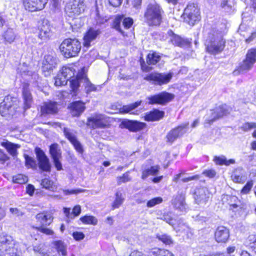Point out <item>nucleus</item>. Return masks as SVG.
Returning a JSON list of instances; mask_svg holds the SVG:
<instances>
[{"instance_id":"6e6552de","label":"nucleus","mask_w":256,"mask_h":256,"mask_svg":"<svg viewBox=\"0 0 256 256\" xmlns=\"http://www.w3.org/2000/svg\"><path fill=\"white\" fill-rule=\"evenodd\" d=\"M17 70L24 78L28 80L30 82H38V76L36 72V68L32 64L23 62L19 65Z\"/></svg>"},{"instance_id":"bb28decb","label":"nucleus","mask_w":256,"mask_h":256,"mask_svg":"<svg viewBox=\"0 0 256 256\" xmlns=\"http://www.w3.org/2000/svg\"><path fill=\"white\" fill-rule=\"evenodd\" d=\"M84 104V103L80 100L72 102L68 106L72 114L74 116H80L86 109Z\"/></svg>"},{"instance_id":"58836bf2","label":"nucleus","mask_w":256,"mask_h":256,"mask_svg":"<svg viewBox=\"0 0 256 256\" xmlns=\"http://www.w3.org/2000/svg\"><path fill=\"white\" fill-rule=\"evenodd\" d=\"M160 170V166H151L150 168H147L144 170L142 172V179H145L148 176H155L158 174V171Z\"/></svg>"},{"instance_id":"de8ad7c7","label":"nucleus","mask_w":256,"mask_h":256,"mask_svg":"<svg viewBox=\"0 0 256 256\" xmlns=\"http://www.w3.org/2000/svg\"><path fill=\"white\" fill-rule=\"evenodd\" d=\"M12 182L20 184H24L28 182V178L23 174H18L12 177Z\"/></svg>"},{"instance_id":"39448f33","label":"nucleus","mask_w":256,"mask_h":256,"mask_svg":"<svg viewBox=\"0 0 256 256\" xmlns=\"http://www.w3.org/2000/svg\"><path fill=\"white\" fill-rule=\"evenodd\" d=\"M76 70L73 67L64 66L61 69L60 72L55 78L54 84L56 86H64L70 80L71 86V80L73 79L76 80V76L74 78Z\"/></svg>"},{"instance_id":"f03ea898","label":"nucleus","mask_w":256,"mask_h":256,"mask_svg":"<svg viewBox=\"0 0 256 256\" xmlns=\"http://www.w3.org/2000/svg\"><path fill=\"white\" fill-rule=\"evenodd\" d=\"M162 13L160 6L156 4H150L144 14V21L150 26H158L162 20Z\"/></svg>"},{"instance_id":"37998d69","label":"nucleus","mask_w":256,"mask_h":256,"mask_svg":"<svg viewBox=\"0 0 256 256\" xmlns=\"http://www.w3.org/2000/svg\"><path fill=\"white\" fill-rule=\"evenodd\" d=\"M160 59V54L156 52L150 53L147 56L146 62L148 64H155Z\"/></svg>"},{"instance_id":"20e7f679","label":"nucleus","mask_w":256,"mask_h":256,"mask_svg":"<svg viewBox=\"0 0 256 256\" xmlns=\"http://www.w3.org/2000/svg\"><path fill=\"white\" fill-rule=\"evenodd\" d=\"M80 86L84 87L86 94L97 90V86L90 81L84 68L78 73L76 80H71V88L74 92H75Z\"/></svg>"},{"instance_id":"6ab92c4d","label":"nucleus","mask_w":256,"mask_h":256,"mask_svg":"<svg viewBox=\"0 0 256 256\" xmlns=\"http://www.w3.org/2000/svg\"><path fill=\"white\" fill-rule=\"evenodd\" d=\"M22 96L24 100V109L27 110L30 108L33 102L32 94L30 89V84L23 82L22 84Z\"/></svg>"},{"instance_id":"13d9d810","label":"nucleus","mask_w":256,"mask_h":256,"mask_svg":"<svg viewBox=\"0 0 256 256\" xmlns=\"http://www.w3.org/2000/svg\"><path fill=\"white\" fill-rule=\"evenodd\" d=\"M34 228L38 231L47 235H51L54 234V232L52 230L48 228H45L44 226H41L40 227H36Z\"/></svg>"},{"instance_id":"2f4dec72","label":"nucleus","mask_w":256,"mask_h":256,"mask_svg":"<svg viewBox=\"0 0 256 256\" xmlns=\"http://www.w3.org/2000/svg\"><path fill=\"white\" fill-rule=\"evenodd\" d=\"M16 34L12 28H8L2 35V40L5 44H11L14 42Z\"/></svg>"},{"instance_id":"e2e57ef3","label":"nucleus","mask_w":256,"mask_h":256,"mask_svg":"<svg viewBox=\"0 0 256 256\" xmlns=\"http://www.w3.org/2000/svg\"><path fill=\"white\" fill-rule=\"evenodd\" d=\"M202 174L210 178H212L216 176V172L214 170H204Z\"/></svg>"},{"instance_id":"4be33fe9","label":"nucleus","mask_w":256,"mask_h":256,"mask_svg":"<svg viewBox=\"0 0 256 256\" xmlns=\"http://www.w3.org/2000/svg\"><path fill=\"white\" fill-rule=\"evenodd\" d=\"M230 237L229 230L224 226L218 227L214 232V238L218 242L224 243Z\"/></svg>"},{"instance_id":"79ce46f5","label":"nucleus","mask_w":256,"mask_h":256,"mask_svg":"<svg viewBox=\"0 0 256 256\" xmlns=\"http://www.w3.org/2000/svg\"><path fill=\"white\" fill-rule=\"evenodd\" d=\"M50 152L53 160L60 158L61 152L57 144H54L50 146Z\"/></svg>"},{"instance_id":"7ed1b4c3","label":"nucleus","mask_w":256,"mask_h":256,"mask_svg":"<svg viewBox=\"0 0 256 256\" xmlns=\"http://www.w3.org/2000/svg\"><path fill=\"white\" fill-rule=\"evenodd\" d=\"M59 48L65 58L75 57L80 50L81 44L76 38H66L60 44Z\"/></svg>"},{"instance_id":"f704fd0d","label":"nucleus","mask_w":256,"mask_h":256,"mask_svg":"<svg viewBox=\"0 0 256 256\" xmlns=\"http://www.w3.org/2000/svg\"><path fill=\"white\" fill-rule=\"evenodd\" d=\"M124 199V195L122 190H117L115 194V199L112 205V209L118 208L123 204Z\"/></svg>"},{"instance_id":"9d476101","label":"nucleus","mask_w":256,"mask_h":256,"mask_svg":"<svg viewBox=\"0 0 256 256\" xmlns=\"http://www.w3.org/2000/svg\"><path fill=\"white\" fill-rule=\"evenodd\" d=\"M57 64V59L52 54L46 55L42 62V71L46 76L52 73Z\"/></svg>"},{"instance_id":"c9c22d12","label":"nucleus","mask_w":256,"mask_h":256,"mask_svg":"<svg viewBox=\"0 0 256 256\" xmlns=\"http://www.w3.org/2000/svg\"><path fill=\"white\" fill-rule=\"evenodd\" d=\"M2 146L4 147L8 153L13 156H16L18 154L17 149L20 148V145L14 144L9 142H2Z\"/></svg>"},{"instance_id":"680f3d73","label":"nucleus","mask_w":256,"mask_h":256,"mask_svg":"<svg viewBox=\"0 0 256 256\" xmlns=\"http://www.w3.org/2000/svg\"><path fill=\"white\" fill-rule=\"evenodd\" d=\"M72 236L76 240H80L84 239V235L82 232H76L72 233Z\"/></svg>"},{"instance_id":"774afa93","label":"nucleus","mask_w":256,"mask_h":256,"mask_svg":"<svg viewBox=\"0 0 256 256\" xmlns=\"http://www.w3.org/2000/svg\"><path fill=\"white\" fill-rule=\"evenodd\" d=\"M10 211L12 214H14L17 216H22L24 214L17 208H11L10 209Z\"/></svg>"},{"instance_id":"473e14b6","label":"nucleus","mask_w":256,"mask_h":256,"mask_svg":"<svg viewBox=\"0 0 256 256\" xmlns=\"http://www.w3.org/2000/svg\"><path fill=\"white\" fill-rule=\"evenodd\" d=\"M164 112L158 110H154L146 114L144 116V120L146 121H156L160 120L164 116Z\"/></svg>"},{"instance_id":"b1692460","label":"nucleus","mask_w":256,"mask_h":256,"mask_svg":"<svg viewBox=\"0 0 256 256\" xmlns=\"http://www.w3.org/2000/svg\"><path fill=\"white\" fill-rule=\"evenodd\" d=\"M124 126L132 132H137L144 129L146 124L145 123L136 120H126L122 122Z\"/></svg>"},{"instance_id":"cd10ccee","label":"nucleus","mask_w":256,"mask_h":256,"mask_svg":"<svg viewBox=\"0 0 256 256\" xmlns=\"http://www.w3.org/2000/svg\"><path fill=\"white\" fill-rule=\"evenodd\" d=\"M57 112V104L56 102H46L41 106V112L42 115L54 114Z\"/></svg>"},{"instance_id":"4d7b16f0","label":"nucleus","mask_w":256,"mask_h":256,"mask_svg":"<svg viewBox=\"0 0 256 256\" xmlns=\"http://www.w3.org/2000/svg\"><path fill=\"white\" fill-rule=\"evenodd\" d=\"M161 220L165 221L166 222L168 223L171 226H173L174 224V220L172 218L170 214L166 213L164 214L160 218Z\"/></svg>"},{"instance_id":"09e8293b","label":"nucleus","mask_w":256,"mask_h":256,"mask_svg":"<svg viewBox=\"0 0 256 256\" xmlns=\"http://www.w3.org/2000/svg\"><path fill=\"white\" fill-rule=\"evenodd\" d=\"M130 171H128L122 174V176L117 177V182L118 184H120L122 183H124L128 182H130L132 180V178L130 176Z\"/></svg>"},{"instance_id":"393cba45","label":"nucleus","mask_w":256,"mask_h":256,"mask_svg":"<svg viewBox=\"0 0 256 256\" xmlns=\"http://www.w3.org/2000/svg\"><path fill=\"white\" fill-rule=\"evenodd\" d=\"M13 244L12 242V238L4 233L0 234V248L7 254H10V251L12 248Z\"/></svg>"},{"instance_id":"c03bdc74","label":"nucleus","mask_w":256,"mask_h":256,"mask_svg":"<svg viewBox=\"0 0 256 256\" xmlns=\"http://www.w3.org/2000/svg\"><path fill=\"white\" fill-rule=\"evenodd\" d=\"M25 159V164L28 168H31L34 170L37 168V163L36 160L32 158L27 154H24Z\"/></svg>"},{"instance_id":"f3484780","label":"nucleus","mask_w":256,"mask_h":256,"mask_svg":"<svg viewBox=\"0 0 256 256\" xmlns=\"http://www.w3.org/2000/svg\"><path fill=\"white\" fill-rule=\"evenodd\" d=\"M16 99L12 96H7L4 98L3 101L0 104V114L2 116H6L8 114H12Z\"/></svg>"},{"instance_id":"a18cd8bd","label":"nucleus","mask_w":256,"mask_h":256,"mask_svg":"<svg viewBox=\"0 0 256 256\" xmlns=\"http://www.w3.org/2000/svg\"><path fill=\"white\" fill-rule=\"evenodd\" d=\"M140 104V102H137L134 104L128 105L124 106L120 108V113H128L130 112L131 110L137 108Z\"/></svg>"},{"instance_id":"f257e3e1","label":"nucleus","mask_w":256,"mask_h":256,"mask_svg":"<svg viewBox=\"0 0 256 256\" xmlns=\"http://www.w3.org/2000/svg\"><path fill=\"white\" fill-rule=\"evenodd\" d=\"M225 40L221 33L212 30L206 41V45L208 52L216 54L221 52L225 46Z\"/></svg>"},{"instance_id":"6e6d98bb","label":"nucleus","mask_w":256,"mask_h":256,"mask_svg":"<svg viewBox=\"0 0 256 256\" xmlns=\"http://www.w3.org/2000/svg\"><path fill=\"white\" fill-rule=\"evenodd\" d=\"M253 184H254L252 180L248 182L246 184L242 189L240 193L243 194H248L253 186Z\"/></svg>"},{"instance_id":"c756f323","label":"nucleus","mask_w":256,"mask_h":256,"mask_svg":"<svg viewBox=\"0 0 256 256\" xmlns=\"http://www.w3.org/2000/svg\"><path fill=\"white\" fill-rule=\"evenodd\" d=\"M122 22V26L126 28H129L133 24V20L130 18H116L114 21V28H115L120 31L122 34L124 32L120 28V22Z\"/></svg>"},{"instance_id":"412c9836","label":"nucleus","mask_w":256,"mask_h":256,"mask_svg":"<svg viewBox=\"0 0 256 256\" xmlns=\"http://www.w3.org/2000/svg\"><path fill=\"white\" fill-rule=\"evenodd\" d=\"M38 38L44 40H48L52 36V28L47 20H44L39 26Z\"/></svg>"},{"instance_id":"f8f14e48","label":"nucleus","mask_w":256,"mask_h":256,"mask_svg":"<svg viewBox=\"0 0 256 256\" xmlns=\"http://www.w3.org/2000/svg\"><path fill=\"white\" fill-rule=\"evenodd\" d=\"M230 110V108L226 104H222L216 107L214 111L212 112L211 118L206 120L204 123L205 126H206L207 124L210 125L216 120L228 114Z\"/></svg>"},{"instance_id":"864d4df0","label":"nucleus","mask_w":256,"mask_h":256,"mask_svg":"<svg viewBox=\"0 0 256 256\" xmlns=\"http://www.w3.org/2000/svg\"><path fill=\"white\" fill-rule=\"evenodd\" d=\"M162 202V198L161 197H156L152 198L147 202L146 206L148 208L154 206L156 204H160Z\"/></svg>"},{"instance_id":"a878e982","label":"nucleus","mask_w":256,"mask_h":256,"mask_svg":"<svg viewBox=\"0 0 256 256\" xmlns=\"http://www.w3.org/2000/svg\"><path fill=\"white\" fill-rule=\"evenodd\" d=\"M100 33V30L90 28L84 38V46L89 47L90 46V43L96 38Z\"/></svg>"},{"instance_id":"dca6fc26","label":"nucleus","mask_w":256,"mask_h":256,"mask_svg":"<svg viewBox=\"0 0 256 256\" xmlns=\"http://www.w3.org/2000/svg\"><path fill=\"white\" fill-rule=\"evenodd\" d=\"M35 152L38 162L40 168L45 172H50V165L49 162V160L44 152L38 148H35Z\"/></svg>"},{"instance_id":"ea45409f","label":"nucleus","mask_w":256,"mask_h":256,"mask_svg":"<svg viewBox=\"0 0 256 256\" xmlns=\"http://www.w3.org/2000/svg\"><path fill=\"white\" fill-rule=\"evenodd\" d=\"M52 244L59 254L61 253L63 256L66 255V246L64 242L59 240L54 241Z\"/></svg>"},{"instance_id":"69168bd1","label":"nucleus","mask_w":256,"mask_h":256,"mask_svg":"<svg viewBox=\"0 0 256 256\" xmlns=\"http://www.w3.org/2000/svg\"><path fill=\"white\" fill-rule=\"evenodd\" d=\"M240 128L244 132H247L252 128L251 122H245L240 127Z\"/></svg>"},{"instance_id":"3c124183","label":"nucleus","mask_w":256,"mask_h":256,"mask_svg":"<svg viewBox=\"0 0 256 256\" xmlns=\"http://www.w3.org/2000/svg\"><path fill=\"white\" fill-rule=\"evenodd\" d=\"M63 132L65 136L70 142L76 139L74 134L70 128H64Z\"/></svg>"},{"instance_id":"4c0bfd02","label":"nucleus","mask_w":256,"mask_h":256,"mask_svg":"<svg viewBox=\"0 0 256 256\" xmlns=\"http://www.w3.org/2000/svg\"><path fill=\"white\" fill-rule=\"evenodd\" d=\"M214 160L216 164L229 166L231 164H235L236 162L234 159H230L228 160L224 156H216Z\"/></svg>"},{"instance_id":"7c9ffc66","label":"nucleus","mask_w":256,"mask_h":256,"mask_svg":"<svg viewBox=\"0 0 256 256\" xmlns=\"http://www.w3.org/2000/svg\"><path fill=\"white\" fill-rule=\"evenodd\" d=\"M36 218L42 226L49 225L52 222V214L49 212H43L38 214Z\"/></svg>"},{"instance_id":"8fccbe9b","label":"nucleus","mask_w":256,"mask_h":256,"mask_svg":"<svg viewBox=\"0 0 256 256\" xmlns=\"http://www.w3.org/2000/svg\"><path fill=\"white\" fill-rule=\"evenodd\" d=\"M108 20V18L106 16H104L102 14H100L99 12L96 10V16L95 17L96 25L100 26L104 24Z\"/></svg>"},{"instance_id":"72a5a7b5","label":"nucleus","mask_w":256,"mask_h":256,"mask_svg":"<svg viewBox=\"0 0 256 256\" xmlns=\"http://www.w3.org/2000/svg\"><path fill=\"white\" fill-rule=\"evenodd\" d=\"M167 34L168 36L169 40L173 44L180 47L185 44L186 42L180 36L174 34L172 30H168Z\"/></svg>"},{"instance_id":"e433bc0d","label":"nucleus","mask_w":256,"mask_h":256,"mask_svg":"<svg viewBox=\"0 0 256 256\" xmlns=\"http://www.w3.org/2000/svg\"><path fill=\"white\" fill-rule=\"evenodd\" d=\"M148 256H174L172 253L168 250L153 248L148 252Z\"/></svg>"},{"instance_id":"49530a36","label":"nucleus","mask_w":256,"mask_h":256,"mask_svg":"<svg viewBox=\"0 0 256 256\" xmlns=\"http://www.w3.org/2000/svg\"><path fill=\"white\" fill-rule=\"evenodd\" d=\"M80 220L85 224H92L95 225L97 224L96 218L93 216H84L80 218Z\"/></svg>"},{"instance_id":"0eeeda50","label":"nucleus","mask_w":256,"mask_h":256,"mask_svg":"<svg viewBox=\"0 0 256 256\" xmlns=\"http://www.w3.org/2000/svg\"><path fill=\"white\" fill-rule=\"evenodd\" d=\"M173 76V73L152 72L146 76L144 79L154 85L162 86L168 84Z\"/></svg>"},{"instance_id":"1a4fd4ad","label":"nucleus","mask_w":256,"mask_h":256,"mask_svg":"<svg viewBox=\"0 0 256 256\" xmlns=\"http://www.w3.org/2000/svg\"><path fill=\"white\" fill-rule=\"evenodd\" d=\"M108 122L107 117L106 116L96 114L88 118L86 124L94 129L102 128L106 126Z\"/></svg>"},{"instance_id":"423d86ee","label":"nucleus","mask_w":256,"mask_h":256,"mask_svg":"<svg viewBox=\"0 0 256 256\" xmlns=\"http://www.w3.org/2000/svg\"><path fill=\"white\" fill-rule=\"evenodd\" d=\"M184 20L188 24L194 25L200 20V12L197 4L190 3L185 8L184 12Z\"/></svg>"},{"instance_id":"5fc2aeb1","label":"nucleus","mask_w":256,"mask_h":256,"mask_svg":"<svg viewBox=\"0 0 256 256\" xmlns=\"http://www.w3.org/2000/svg\"><path fill=\"white\" fill-rule=\"evenodd\" d=\"M247 240L250 246L256 252V235H250Z\"/></svg>"},{"instance_id":"c85d7f7f","label":"nucleus","mask_w":256,"mask_h":256,"mask_svg":"<svg viewBox=\"0 0 256 256\" xmlns=\"http://www.w3.org/2000/svg\"><path fill=\"white\" fill-rule=\"evenodd\" d=\"M232 178L234 182L244 183L246 180V172L243 168H238L232 174Z\"/></svg>"},{"instance_id":"ddd939ff","label":"nucleus","mask_w":256,"mask_h":256,"mask_svg":"<svg viewBox=\"0 0 256 256\" xmlns=\"http://www.w3.org/2000/svg\"><path fill=\"white\" fill-rule=\"evenodd\" d=\"M174 98V96L173 94L164 92L158 94L150 96L147 98L148 100V103L149 104H160L164 105L172 100Z\"/></svg>"},{"instance_id":"5701e85b","label":"nucleus","mask_w":256,"mask_h":256,"mask_svg":"<svg viewBox=\"0 0 256 256\" xmlns=\"http://www.w3.org/2000/svg\"><path fill=\"white\" fill-rule=\"evenodd\" d=\"M172 204L177 210L182 212H186L188 206L185 202V198L182 194H178L172 200Z\"/></svg>"},{"instance_id":"338daca9","label":"nucleus","mask_w":256,"mask_h":256,"mask_svg":"<svg viewBox=\"0 0 256 256\" xmlns=\"http://www.w3.org/2000/svg\"><path fill=\"white\" fill-rule=\"evenodd\" d=\"M109 4L114 7H117L120 6L122 0H108Z\"/></svg>"},{"instance_id":"9b49d317","label":"nucleus","mask_w":256,"mask_h":256,"mask_svg":"<svg viewBox=\"0 0 256 256\" xmlns=\"http://www.w3.org/2000/svg\"><path fill=\"white\" fill-rule=\"evenodd\" d=\"M84 10L83 2L79 0H73L69 2L65 8L66 14L70 17L78 15Z\"/></svg>"},{"instance_id":"0e129e2a","label":"nucleus","mask_w":256,"mask_h":256,"mask_svg":"<svg viewBox=\"0 0 256 256\" xmlns=\"http://www.w3.org/2000/svg\"><path fill=\"white\" fill-rule=\"evenodd\" d=\"M200 178V176L198 175H194L192 176H188L187 178H184L182 179V182H186L190 180H198Z\"/></svg>"},{"instance_id":"603ef678","label":"nucleus","mask_w":256,"mask_h":256,"mask_svg":"<svg viewBox=\"0 0 256 256\" xmlns=\"http://www.w3.org/2000/svg\"><path fill=\"white\" fill-rule=\"evenodd\" d=\"M158 240L166 244H170L172 243L171 237L167 234H163L157 236Z\"/></svg>"},{"instance_id":"a19ab883","label":"nucleus","mask_w":256,"mask_h":256,"mask_svg":"<svg viewBox=\"0 0 256 256\" xmlns=\"http://www.w3.org/2000/svg\"><path fill=\"white\" fill-rule=\"evenodd\" d=\"M40 184L42 188L52 192L54 191L57 188L54 182L48 178L42 179Z\"/></svg>"},{"instance_id":"2eb2a0df","label":"nucleus","mask_w":256,"mask_h":256,"mask_svg":"<svg viewBox=\"0 0 256 256\" xmlns=\"http://www.w3.org/2000/svg\"><path fill=\"white\" fill-rule=\"evenodd\" d=\"M210 193L206 187H200L195 190L194 198L196 202L199 204H206L210 197Z\"/></svg>"},{"instance_id":"bf43d9fd","label":"nucleus","mask_w":256,"mask_h":256,"mask_svg":"<svg viewBox=\"0 0 256 256\" xmlns=\"http://www.w3.org/2000/svg\"><path fill=\"white\" fill-rule=\"evenodd\" d=\"M74 146V147L76 150L79 152L80 154H82L83 152V148L82 146V144H80V142L77 140V139H76L74 141H72L71 142Z\"/></svg>"},{"instance_id":"052dcab7","label":"nucleus","mask_w":256,"mask_h":256,"mask_svg":"<svg viewBox=\"0 0 256 256\" xmlns=\"http://www.w3.org/2000/svg\"><path fill=\"white\" fill-rule=\"evenodd\" d=\"M63 193L65 195L68 194H76L80 192H84V190L82 189H76V190H64Z\"/></svg>"},{"instance_id":"a211bd4d","label":"nucleus","mask_w":256,"mask_h":256,"mask_svg":"<svg viewBox=\"0 0 256 256\" xmlns=\"http://www.w3.org/2000/svg\"><path fill=\"white\" fill-rule=\"evenodd\" d=\"M256 62V49L250 50L246 56V59L243 61L240 66V70H248Z\"/></svg>"},{"instance_id":"aec40b11","label":"nucleus","mask_w":256,"mask_h":256,"mask_svg":"<svg viewBox=\"0 0 256 256\" xmlns=\"http://www.w3.org/2000/svg\"><path fill=\"white\" fill-rule=\"evenodd\" d=\"M188 126V124H184L171 130L166 136L168 141L172 142L176 138L182 136L186 132Z\"/></svg>"},{"instance_id":"4468645a","label":"nucleus","mask_w":256,"mask_h":256,"mask_svg":"<svg viewBox=\"0 0 256 256\" xmlns=\"http://www.w3.org/2000/svg\"><path fill=\"white\" fill-rule=\"evenodd\" d=\"M22 3L26 10L34 12L43 10L48 3V0H22Z\"/></svg>"}]
</instances>
